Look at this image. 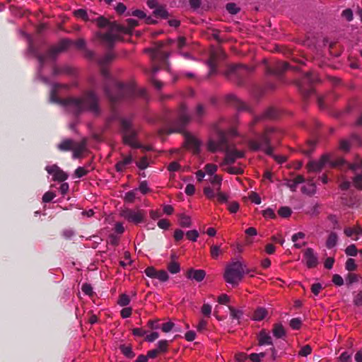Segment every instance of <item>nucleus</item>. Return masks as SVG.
Instances as JSON below:
<instances>
[{"label": "nucleus", "mask_w": 362, "mask_h": 362, "mask_svg": "<svg viewBox=\"0 0 362 362\" xmlns=\"http://www.w3.org/2000/svg\"><path fill=\"white\" fill-rule=\"evenodd\" d=\"M115 54L109 52L98 59V64L102 66L101 74L105 80L104 90L112 103H116L120 99H130L135 97H145L146 89H137L134 83L124 85L114 79L105 68L115 58Z\"/></svg>", "instance_id": "f257e3e1"}, {"label": "nucleus", "mask_w": 362, "mask_h": 362, "mask_svg": "<svg viewBox=\"0 0 362 362\" xmlns=\"http://www.w3.org/2000/svg\"><path fill=\"white\" fill-rule=\"evenodd\" d=\"M61 88H67V86L59 83L52 85L49 96L50 102L62 105L69 112L76 116L84 112H90L93 114L99 113V100L95 91H86L80 97L59 99L57 97V93Z\"/></svg>", "instance_id": "f03ea898"}, {"label": "nucleus", "mask_w": 362, "mask_h": 362, "mask_svg": "<svg viewBox=\"0 0 362 362\" xmlns=\"http://www.w3.org/2000/svg\"><path fill=\"white\" fill-rule=\"evenodd\" d=\"M279 132L275 128H267L263 134H257L255 138L248 141L249 148L254 151H262L267 155L274 158L279 163H283L286 161V158L273 155L274 148L271 145L272 141H279Z\"/></svg>", "instance_id": "7ed1b4c3"}, {"label": "nucleus", "mask_w": 362, "mask_h": 362, "mask_svg": "<svg viewBox=\"0 0 362 362\" xmlns=\"http://www.w3.org/2000/svg\"><path fill=\"white\" fill-rule=\"evenodd\" d=\"M207 148L211 152L224 151L226 156L222 165H230L237 159L244 156V152L237 150L234 146H230L227 139L226 134L222 131L217 132L216 139H210L207 144Z\"/></svg>", "instance_id": "20e7f679"}, {"label": "nucleus", "mask_w": 362, "mask_h": 362, "mask_svg": "<svg viewBox=\"0 0 362 362\" xmlns=\"http://www.w3.org/2000/svg\"><path fill=\"white\" fill-rule=\"evenodd\" d=\"M206 107L202 104H198L192 115L188 112L186 105H181L177 112V118L173 121L165 131L168 134L180 132L184 129L185 126L191 119L200 122L206 115Z\"/></svg>", "instance_id": "39448f33"}, {"label": "nucleus", "mask_w": 362, "mask_h": 362, "mask_svg": "<svg viewBox=\"0 0 362 362\" xmlns=\"http://www.w3.org/2000/svg\"><path fill=\"white\" fill-rule=\"evenodd\" d=\"M138 25L136 20L129 18L127 25H120L115 22L110 24L108 30L105 33H98L101 40L111 47L114 42L119 40L122 34H131L132 29Z\"/></svg>", "instance_id": "423d86ee"}, {"label": "nucleus", "mask_w": 362, "mask_h": 362, "mask_svg": "<svg viewBox=\"0 0 362 362\" xmlns=\"http://www.w3.org/2000/svg\"><path fill=\"white\" fill-rule=\"evenodd\" d=\"M71 45H74L78 49H83L86 47V41L83 39H78L74 42L64 39L61 40L57 45L52 47L45 54L38 55L37 59L40 64L39 73L41 72L42 66L48 60H55L57 55L65 51Z\"/></svg>", "instance_id": "0eeeda50"}, {"label": "nucleus", "mask_w": 362, "mask_h": 362, "mask_svg": "<svg viewBox=\"0 0 362 362\" xmlns=\"http://www.w3.org/2000/svg\"><path fill=\"white\" fill-rule=\"evenodd\" d=\"M246 273V266L243 262L233 261L226 267L223 278L228 284L236 286Z\"/></svg>", "instance_id": "6e6552de"}, {"label": "nucleus", "mask_w": 362, "mask_h": 362, "mask_svg": "<svg viewBox=\"0 0 362 362\" xmlns=\"http://www.w3.org/2000/svg\"><path fill=\"white\" fill-rule=\"evenodd\" d=\"M120 132L122 134L124 143L133 148H140L136 141V131L132 126L131 118L123 117L120 119Z\"/></svg>", "instance_id": "1a4fd4ad"}, {"label": "nucleus", "mask_w": 362, "mask_h": 362, "mask_svg": "<svg viewBox=\"0 0 362 362\" xmlns=\"http://www.w3.org/2000/svg\"><path fill=\"white\" fill-rule=\"evenodd\" d=\"M86 139L77 142L71 139H66L58 144L57 148L62 151H72V157L74 159H76L82 156L86 149Z\"/></svg>", "instance_id": "9d476101"}, {"label": "nucleus", "mask_w": 362, "mask_h": 362, "mask_svg": "<svg viewBox=\"0 0 362 362\" xmlns=\"http://www.w3.org/2000/svg\"><path fill=\"white\" fill-rule=\"evenodd\" d=\"M344 163V160L341 158L334 160L331 155L325 154L319 160L310 161L307 165V168L310 172H317L327 165L331 167H343Z\"/></svg>", "instance_id": "9b49d317"}, {"label": "nucleus", "mask_w": 362, "mask_h": 362, "mask_svg": "<svg viewBox=\"0 0 362 362\" xmlns=\"http://www.w3.org/2000/svg\"><path fill=\"white\" fill-rule=\"evenodd\" d=\"M253 71V68L242 64L233 65L228 67L226 76L229 78H237L238 83H241L243 78Z\"/></svg>", "instance_id": "f8f14e48"}, {"label": "nucleus", "mask_w": 362, "mask_h": 362, "mask_svg": "<svg viewBox=\"0 0 362 362\" xmlns=\"http://www.w3.org/2000/svg\"><path fill=\"white\" fill-rule=\"evenodd\" d=\"M120 216L129 222L139 224L144 221L146 213L144 210L124 209L120 212Z\"/></svg>", "instance_id": "ddd939ff"}, {"label": "nucleus", "mask_w": 362, "mask_h": 362, "mask_svg": "<svg viewBox=\"0 0 362 362\" xmlns=\"http://www.w3.org/2000/svg\"><path fill=\"white\" fill-rule=\"evenodd\" d=\"M305 265L308 268H315L318 264V257L313 249L307 248L304 252Z\"/></svg>", "instance_id": "4468645a"}, {"label": "nucleus", "mask_w": 362, "mask_h": 362, "mask_svg": "<svg viewBox=\"0 0 362 362\" xmlns=\"http://www.w3.org/2000/svg\"><path fill=\"white\" fill-rule=\"evenodd\" d=\"M46 170L49 175L53 176L54 180L59 182H64L68 177V175L62 170H61L57 165H53L51 166H47Z\"/></svg>", "instance_id": "2eb2a0df"}, {"label": "nucleus", "mask_w": 362, "mask_h": 362, "mask_svg": "<svg viewBox=\"0 0 362 362\" xmlns=\"http://www.w3.org/2000/svg\"><path fill=\"white\" fill-rule=\"evenodd\" d=\"M185 146L187 149L192 151L194 153H198L200 150L201 142L195 136L191 134L185 136Z\"/></svg>", "instance_id": "dca6fc26"}, {"label": "nucleus", "mask_w": 362, "mask_h": 362, "mask_svg": "<svg viewBox=\"0 0 362 362\" xmlns=\"http://www.w3.org/2000/svg\"><path fill=\"white\" fill-rule=\"evenodd\" d=\"M288 69V64L286 62H278L274 67H267V74L280 77L282 73Z\"/></svg>", "instance_id": "f3484780"}, {"label": "nucleus", "mask_w": 362, "mask_h": 362, "mask_svg": "<svg viewBox=\"0 0 362 362\" xmlns=\"http://www.w3.org/2000/svg\"><path fill=\"white\" fill-rule=\"evenodd\" d=\"M351 145L361 146V138L354 134L351 136L350 140H342L340 142V149L344 151H348L350 149Z\"/></svg>", "instance_id": "a211bd4d"}, {"label": "nucleus", "mask_w": 362, "mask_h": 362, "mask_svg": "<svg viewBox=\"0 0 362 362\" xmlns=\"http://www.w3.org/2000/svg\"><path fill=\"white\" fill-rule=\"evenodd\" d=\"M344 234L351 238L353 240H358L360 235H362V227L359 225L354 227H346L344 230Z\"/></svg>", "instance_id": "6ab92c4d"}, {"label": "nucleus", "mask_w": 362, "mask_h": 362, "mask_svg": "<svg viewBox=\"0 0 362 362\" xmlns=\"http://www.w3.org/2000/svg\"><path fill=\"white\" fill-rule=\"evenodd\" d=\"M257 339H258V345L259 346H266V345L272 346L273 345L272 338L270 334L268 332H267L265 329H262L259 332L258 336H257Z\"/></svg>", "instance_id": "aec40b11"}, {"label": "nucleus", "mask_w": 362, "mask_h": 362, "mask_svg": "<svg viewBox=\"0 0 362 362\" xmlns=\"http://www.w3.org/2000/svg\"><path fill=\"white\" fill-rule=\"evenodd\" d=\"M88 18H86V21H90V22H96L97 25L100 27H105L107 25L110 26L109 21L103 16H96V13L90 11L88 13Z\"/></svg>", "instance_id": "412c9836"}, {"label": "nucleus", "mask_w": 362, "mask_h": 362, "mask_svg": "<svg viewBox=\"0 0 362 362\" xmlns=\"http://www.w3.org/2000/svg\"><path fill=\"white\" fill-rule=\"evenodd\" d=\"M206 276V272L202 269H191L187 272V277L200 282L204 280Z\"/></svg>", "instance_id": "4be33fe9"}, {"label": "nucleus", "mask_w": 362, "mask_h": 362, "mask_svg": "<svg viewBox=\"0 0 362 362\" xmlns=\"http://www.w3.org/2000/svg\"><path fill=\"white\" fill-rule=\"evenodd\" d=\"M305 179L302 175H297L293 180H288L286 182V185L291 189V191L295 192L299 184L304 182Z\"/></svg>", "instance_id": "5701e85b"}, {"label": "nucleus", "mask_w": 362, "mask_h": 362, "mask_svg": "<svg viewBox=\"0 0 362 362\" xmlns=\"http://www.w3.org/2000/svg\"><path fill=\"white\" fill-rule=\"evenodd\" d=\"M268 315V311L263 307H258L252 315V319L255 321H261Z\"/></svg>", "instance_id": "b1692460"}, {"label": "nucleus", "mask_w": 362, "mask_h": 362, "mask_svg": "<svg viewBox=\"0 0 362 362\" xmlns=\"http://www.w3.org/2000/svg\"><path fill=\"white\" fill-rule=\"evenodd\" d=\"M272 334L276 339H281L286 336V331L281 324L276 323L274 325Z\"/></svg>", "instance_id": "393cba45"}, {"label": "nucleus", "mask_w": 362, "mask_h": 362, "mask_svg": "<svg viewBox=\"0 0 362 362\" xmlns=\"http://www.w3.org/2000/svg\"><path fill=\"white\" fill-rule=\"evenodd\" d=\"M132 162L131 156H126L122 160L117 163L115 168L117 172H122L125 170L126 166Z\"/></svg>", "instance_id": "a878e982"}, {"label": "nucleus", "mask_w": 362, "mask_h": 362, "mask_svg": "<svg viewBox=\"0 0 362 362\" xmlns=\"http://www.w3.org/2000/svg\"><path fill=\"white\" fill-rule=\"evenodd\" d=\"M316 192L315 184L309 180L302 187V192L308 195L314 194Z\"/></svg>", "instance_id": "bb28decb"}, {"label": "nucleus", "mask_w": 362, "mask_h": 362, "mask_svg": "<svg viewBox=\"0 0 362 362\" xmlns=\"http://www.w3.org/2000/svg\"><path fill=\"white\" fill-rule=\"evenodd\" d=\"M305 235L303 232H298L292 235L291 240L294 243V247L296 248H301L303 246L305 245L306 243H298V241L300 239H304Z\"/></svg>", "instance_id": "cd10ccee"}, {"label": "nucleus", "mask_w": 362, "mask_h": 362, "mask_svg": "<svg viewBox=\"0 0 362 362\" xmlns=\"http://www.w3.org/2000/svg\"><path fill=\"white\" fill-rule=\"evenodd\" d=\"M210 183L215 187V189L218 192L221 189L222 182V177L218 175H211L209 179Z\"/></svg>", "instance_id": "c85d7f7f"}, {"label": "nucleus", "mask_w": 362, "mask_h": 362, "mask_svg": "<svg viewBox=\"0 0 362 362\" xmlns=\"http://www.w3.org/2000/svg\"><path fill=\"white\" fill-rule=\"evenodd\" d=\"M337 240L338 236L337 233L334 232H331L327 239L326 247L328 249L334 247L337 245Z\"/></svg>", "instance_id": "c756f323"}, {"label": "nucleus", "mask_w": 362, "mask_h": 362, "mask_svg": "<svg viewBox=\"0 0 362 362\" xmlns=\"http://www.w3.org/2000/svg\"><path fill=\"white\" fill-rule=\"evenodd\" d=\"M92 168L90 165L85 167H78L76 169L74 172V176L78 178H81L85 175H86Z\"/></svg>", "instance_id": "7c9ffc66"}, {"label": "nucleus", "mask_w": 362, "mask_h": 362, "mask_svg": "<svg viewBox=\"0 0 362 362\" xmlns=\"http://www.w3.org/2000/svg\"><path fill=\"white\" fill-rule=\"evenodd\" d=\"M146 52H149L151 53V57L153 60L156 59L158 57H161L163 59H165L168 56L166 53L161 52L159 49H148L146 50Z\"/></svg>", "instance_id": "2f4dec72"}, {"label": "nucleus", "mask_w": 362, "mask_h": 362, "mask_svg": "<svg viewBox=\"0 0 362 362\" xmlns=\"http://www.w3.org/2000/svg\"><path fill=\"white\" fill-rule=\"evenodd\" d=\"M158 71V67H153L152 68V76H151V81L152 83V84L154 86V87L158 89V90H160L162 88L163 84L161 81H160L159 80H158L157 78H156L154 77V74Z\"/></svg>", "instance_id": "473e14b6"}, {"label": "nucleus", "mask_w": 362, "mask_h": 362, "mask_svg": "<svg viewBox=\"0 0 362 362\" xmlns=\"http://www.w3.org/2000/svg\"><path fill=\"white\" fill-rule=\"evenodd\" d=\"M168 270L170 273L175 274L180 272V264L174 260L170 261L168 264Z\"/></svg>", "instance_id": "72a5a7b5"}, {"label": "nucleus", "mask_w": 362, "mask_h": 362, "mask_svg": "<svg viewBox=\"0 0 362 362\" xmlns=\"http://www.w3.org/2000/svg\"><path fill=\"white\" fill-rule=\"evenodd\" d=\"M122 353L129 358H132L134 357L135 354L132 351V349L130 346L121 345L119 347Z\"/></svg>", "instance_id": "f704fd0d"}, {"label": "nucleus", "mask_w": 362, "mask_h": 362, "mask_svg": "<svg viewBox=\"0 0 362 362\" xmlns=\"http://www.w3.org/2000/svg\"><path fill=\"white\" fill-rule=\"evenodd\" d=\"M223 253L220 245H212L210 248V255L213 259H217Z\"/></svg>", "instance_id": "c9c22d12"}, {"label": "nucleus", "mask_w": 362, "mask_h": 362, "mask_svg": "<svg viewBox=\"0 0 362 362\" xmlns=\"http://www.w3.org/2000/svg\"><path fill=\"white\" fill-rule=\"evenodd\" d=\"M230 310V315L233 320H236L239 322V320L241 318V317L243 315V313L240 310L235 309L233 307H229Z\"/></svg>", "instance_id": "e433bc0d"}, {"label": "nucleus", "mask_w": 362, "mask_h": 362, "mask_svg": "<svg viewBox=\"0 0 362 362\" xmlns=\"http://www.w3.org/2000/svg\"><path fill=\"white\" fill-rule=\"evenodd\" d=\"M179 224L184 228H188L191 226V218L189 216L182 214L180 216Z\"/></svg>", "instance_id": "4c0bfd02"}, {"label": "nucleus", "mask_w": 362, "mask_h": 362, "mask_svg": "<svg viewBox=\"0 0 362 362\" xmlns=\"http://www.w3.org/2000/svg\"><path fill=\"white\" fill-rule=\"evenodd\" d=\"M153 13L156 16H159L163 18H167L168 15L167 10L162 6L156 7Z\"/></svg>", "instance_id": "58836bf2"}, {"label": "nucleus", "mask_w": 362, "mask_h": 362, "mask_svg": "<svg viewBox=\"0 0 362 362\" xmlns=\"http://www.w3.org/2000/svg\"><path fill=\"white\" fill-rule=\"evenodd\" d=\"M136 189L127 192L124 195V201L129 203L133 202L136 198Z\"/></svg>", "instance_id": "ea45409f"}, {"label": "nucleus", "mask_w": 362, "mask_h": 362, "mask_svg": "<svg viewBox=\"0 0 362 362\" xmlns=\"http://www.w3.org/2000/svg\"><path fill=\"white\" fill-rule=\"evenodd\" d=\"M204 193L207 198L211 199L216 196L217 191L215 189V187H205L204 188Z\"/></svg>", "instance_id": "a19ab883"}, {"label": "nucleus", "mask_w": 362, "mask_h": 362, "mask_svg": "<svg viewBox=\"0 0 362 362\" xmlns=\"http://www.w3.org/2000/svg\"><path fill=\"white\" fill-rule=\"evenodd\" d=\"M217 165L212 163L206 164L204 167L205 173L210 176L216 175L215 173L217 171Z\"/></svg>", "instance_id": "79ce46f5"}, {"label": "nucleus", "mask_w": 362, "mask_h": 362, "mask_svg": "<svg viewBox=\"0 0 362 362\" xmlns=\"http://www.w3.org/2000/svg\"><path fill=\"white\" fill-rule=\"evenodd\" d=\"M88 12L85 9H78L74 11V15L78 18H81L84 21H86V18H88Z\"/></svg>", "instance_id": "37998d69"}, {"label": "nucleus", "mask_w": 362, "mask_h": 362, "mask_svg": "<svg viewBox=\"0 0 362 362\" xmlns=\"http://www.w3.org/2000/svg\"><path fill=\"white\" fill-rule=\"evenodd\" d=\"M224 170L232 175H240L243 173V168L236 166H228Z\"/></svg>", "instance_id": "c03bdc74"}, {"label": "nucleus", "mask_w": 362, "mask_h": 362, "mask_svg": "<svg viewBox=\"0 0 362 362\" xmlns=\"http://www.w3.org/2000/svg\"><path fill=\"white\" fill-rule=\"evenodd\" d=\"M291 213V209L288 206H281L278 211L279 215L283 218L289 217Z\"/></svg>", "instance_id": "a18cd8bd"}, {"label": "nucleus", "mask_w": 362, "mask_h": 362, "mask_svg": "<svg viewBox=\"0 0 362 362\" xmlns=\"http://www.w3.org/2000/svg\"><path fill=\"white\" fill-rule=\"evenodd\" d=\"M158 350L159 353H165L168 350V341L167 340H160L158 344Z\"/></svg>", "instance_id": "49530a36"}, {"label": "nucleus", "mask_w": 362, "mask_h": 362, "mask_svg": "<svg viewBox=\"0 0 362 362\" xmlns=\"http://www.w3.org/2000/svg\"><path fill=\"white\" fill-rule=\"evenodd\" d=\"M136 189L139 190L142 194H146L151 191L146 180L141 182L139 187Z\"/></svg>", "instance_id": "de8ad7c7"}, {"label": "nucleus", "mask_w": 362, "mask_h": 362, "mask_svg": "<svg viewBox=\"0 0 362 362\" xmlns=\"http://www.w3.org/2000/svg\"><path fill=\"white\" fill-rule=\"evenodd\" d=\"M358 281V276L356 274L349 273L346 277V283L347 285H351Z\"/></svg>", "instance_id": "09e8293b"}, {"label": "nucleus", "mask_w": 362, "mask_h": 362, "mask_svg": "<svg viewBox=\"0 0 362 362\" xmlns=\"http://www.w3.org/2000/svg\"><path fill=\"white\" fill-rule=\"evenodd\" d=\"M117 303L120 306H127L130 303V298L127 294H122Z\"/></svg>", "instance_id": "8fccbe9b"}, {"label": "nucleus", "mask_w": 362, "mask_h": 362, "mask_svg": "<svg viewBox=\"0 0 362 362\" xmlns=\"http://www.w3.org/2000/svg\"><path fill=\"white\" fill-rule=\"evenodd\" d=\"M265 356V353L264 352H262V353H259V354H255V353H253V354H251L250 356H249V358L252 361V362H260L261 360Z\"/></svg>", "instance_id": "3c124183"}, {"label": "nucleus", "mask_w": 362, "mask_h": 362, "mask_svg": "<svg viewBox=\"0 0 362 362\" xmlns=\"http://www.w3.org/2000/svg\"><path fill=\"white\" fill-rule=\"evenodd\" d=\"M226 10L230 14H236L239 12V7L234 3H229L226 5Z\"/></svg>", "instance_id": "603ef678"}, {"label": "nucleus", "mask_w": 362, "mask_h": 362, "mask_svg": "<svg viewBox=\"0 0 362 362\" xmlns=\"http://www.w3.org/2000/svg\"><path fill=\"white\" fill-rule=\"evenodd\" d=\"M345 252L349 256L355 257L357 255L358 250L355 245L351 244L346 248Z\"/></svg>", "instance_id": "864d4df0"}, {"label": "nucleus", "mask_w": 362, "mask_h": 362, "mask_svg": "<svg viewBox=\"0 0 362 362\" xmlns=\"http://www.w3.org/2000/svg\"><path fill=\"white\" fill-rule=\"evenodd\" d=\"M156 279H159L160 281H166L169 279L167 272L164 270L157 271Z\"/></svg>", "instance_id": "5fc2aeb1"}, {"label": "nucleus", "mask_w": 362, "mask_h": 362, "mask_svg": "<svg viewBox=\"0 0 362 362\" xmlns=\"http://www.w3.org/2000/svg\"><path fill=\"white\" fill-rule=\"evenodd\" d=\"M312 352V348L310 345H305L303 346L298 352V355L300 356H308Z\"/></svg>", "instance_id": "6e6d98bb"}, {"label": "nucleus", "mask_w": 362, "mask_h": 362, "mask_svg": "<svg viewBox=\"0 0 362 362\" xmlns=\"http://www.w3.org/2000/svg\"><path fill=\"white\" fill-rule=\"evenodd\" d=\"M119 237L115 234H110L107 238V243L113 246H117L119 244Z\"/></svg>", "instance_id": "4d7b16f0"}, {"label": "nucleus", "mask_w": 362, "mask_h": 362, "mask_svg": "<svg viewBox=\"0 0 362 362\" xmlns=\"http://www.w3.org/2000/svg\"><path fill=\"white\" fill-rule=\"evenodd\" d=\"M186 236L189 240L195 242L199 236V233L196 230H189L187 232Z\"/></svg>", "instance_id": "13d9d810"}, {"label": "nucleus", "mask_w": 362, "mask_h": 362, "mask_svg": "<svg viewBox=\"0 0 362 362\" xmlns=\"http://www.w3.org/2000/svg\"><path fill=\"white\" fill-rule=\"evenodd\" d=\"M55 197L56 194L53 192H47L42 197V202L45 203H48L51 202Z\"/></svg>", "instance_id": "bf43d9fd"}, {"label": "nucleus", "mask_w": 362, "mask_h": 362, "mask_svg": "<svg viewBox=\"0 0 362 362\" xmlns=\"http://www.w3.org/2000/svg\"><path fill=\"white\" fill-rule=\"evenodd\" d=\"M351 356L352 354L344 351L340 355L338 359L340 362H349L351 359Z\"/></svg>", "instance_id": "052dcab7"}, {"label": "nucleus", "mask_w": 362, "mask_h": 362, "mask_svg": "<svg viewBox=\"0 0 362 362\" xmlns=\"http://www.w3.org/2000/svg\"><path fill=\"white\" fill-rule=\"evenodd\" d=\"M346 269L349 272L354 271L356 269V265L354 259L350 258L347 259L346 262Z\"/></svg>", "instance_id": "680f3d73"}, {"label": "nucleus", "mask_w": 362, "mask_h": 362, "mask_svg": "<svg viewBox=\"0 0 362 362\" xmlns=\"http://www.w3.org/2000/svg\"><path fill=\"white\" fill-rule=\"evenodd\" d=\"M136 165L138 166L139 168H140L141 170H144L146 169L148 165V160L146 157H143L141 158L137 163H136Z\"/></svg>", "instance_id": "e2e57ef3"}, {"label": "nucleus", "mask_w": 362, "mask_h": 362, "mask_svg": "<svg viewBox=\"0 0 362 362\" xmlns=\"http://www.w3.org/2000/svg\"><path fill=\"white\" fill-rule=\"evenodd\" d=\"M301 325V320L299 318H293L290 321V326L293 329H298Z\"/></svg>", "instance_id": "0e129e2a"}, {"label": "nucleus", "mask_w": 362, "mask_h": 362, "mask_svg": "<svg viewBox=\"0 0 362 362\" xmlns=\"http://www.w3.org/2000/svg\"><path fill=\"white\" fill-rule=\"evenodd\" d=\"M262 215L265 218H274L276 217L274 210L271 208H267L263 211Z\"/></svg>", "instance_id": "69168bd1"}, {"label": "nucleus", "mask_w": 362, "mask_h": 362, "mask_svg": "<svg viewBox=\"0 0 362 362\" xmlns=\"http://www.w3.org/2000/svg\"><path fill=\"white\" fill-rule=\"evenodd\" d=\"M202 313L206 316H210L211 313V306L208 303H204L202 307Z\"/></svg>", "instance_id": "338daca9"}, {"label": "nucleus", "mask_w": 362, "mask_h": 362, "mask_svg": "<svg viewBox=\"0 0 362 362\" xmlns=\"http://www.w3.org/2000/svg\"><path fill=\"white\" fill-rule=\"evenodd\" d=\"M354 303L356 306L362 305V290L360 291L354 298Z\"/></svg>", "instance_id": "774afa93"}]
</instances>
